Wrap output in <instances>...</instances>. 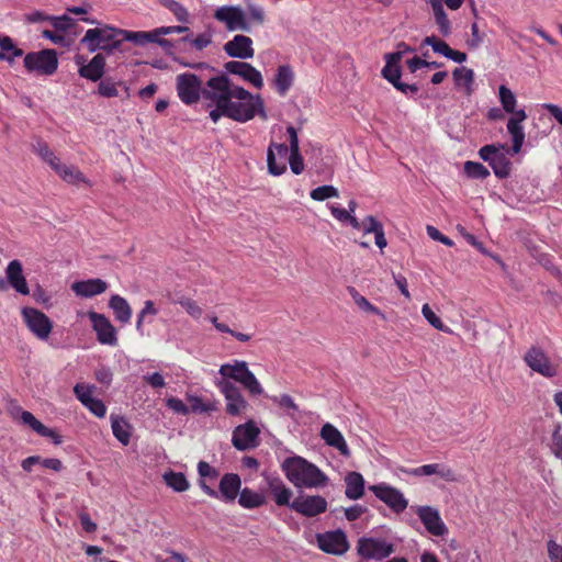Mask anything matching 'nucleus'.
<instances>
[{
	"label": "nucleus",
	"mask_w": 562,
	"mask_h": 562,
	"mask_svg": "<svg viewBox=\"0 0 562 562\" xmlns=\"http://www.w3.org/2000/svg\"><path fill=\"white\" fill-rule=\"evenodd\" d=\"M0 61L7 60L8 63H12L15 57H21L23 55V50L15 46L13 40L8 35L0 34Z\"/></svg>",
	"instance_id": "58836bf2"
},
{
	"label": "nucleus",
	"mask_w": 562,
	"mask_h": 562,
	"mask_svg": "<svg viewBox=\"0 0 562 562\" xmlns=\"http://www.w3.org/2000/svg\"><path fill=\"white\" fill-rule=\"evenodd\" d=\"M250 372L247 362L244 360H234L233 363H224L218 370L222 379L227 381L234 380L240 384Z\"/></svg>",
	"instance_id": "c756f323"
},
{
	"label": "nucleus",
	"mask_w": 562,
	"mask_h": 562,
	"mask_svg": "<svg viewBox=\"0 0 562 562\" xmlns=\"http://www.w3.org/2000/svg\"><path fill=\"white\" fill-rule=\"evenodd\" d=\"M110 419L113 436L123 446H127L131 441L133 430L132 425L124 416L121 415L111 414Z\"/></svg>",
	"instance_id": "2f4dec72"
},
{
	"label": "nucleus",
	"mask_w": 562,
	"mask_h": 562,
	"mask_svg": "<svg viewBox=\"0 0 562 562\" xmlns=\"http://www.w3.org/2000/svg\"><path fill=\"white\" fill-rule=\"evenodd\" d=\"M157 1L161 7L169 10L175 15L177 21H179L181 23L189 22L188 10L178 1H176V0H157Z\"/></svg>",
	"instance_id": "49530a36"
},
{
	"label": "nucleus",
	"mask_w": 562,
	"mask_h": 562,
	"mask_svg": "<svg viewBox=\"0 0 562 562\" xmlns=\"http://www.w3.org/2000/svg\"><path fill=\"white\" fill-rule=\"evenodd\" d=\"M244 389H246L250 395H261L263 393V389L255 374L250 372L246 375L245 380L241 382Z\"/></svg>",
	"instance_id": "e2e57ef3"
},
{
	"label": "nucleus",
	"mask_w": 562,
	"mask_h": 562,
	"mask_svg": "<svg viewBox=\"0 0 562 562\" xmlns=\"http://www.w3.org/2000/svg\"><path fill=\"white\" fill-rule=\"evenodd\" d=\"M294 82V71L289 65H281L277 69L273 86L279 95L284 97Z\"/></svg>",
	"instance_id": "473e14b6"
},
{
	"label": "nucleus",
	"mask_w": 562,
	"mask_h": 562,
	"mask_svg": "<svg viewBox=\"0 0 562 562\" xmlns=\"http://www.w3.org/2000/svg\"><path fill=\"white\" fill-rule=\"evenodd\" d=\"M369 490L395 514L403 513L408 506L404 494L386 483L370 485Z\"/></svg>",
	"instance_id": "dca6fc26"
},
{
	"label": "nucleus",
	"mask_w": 562,
	"mask_h": 562,
	"mask_svg": "<svg viewBox=\"0 0 562 562\" xmlns=\"http://www.w3.org/2000/svg\"><path fill=\"white\" fill-rule=\"evenodd\" d=\"M384 58L385 66L381 71L382 77L394 86L397 81L401 80L402 70L400 63L403 58V52L389 53L384 56Z\"/></svg>",
	"instance_id": "c85d7f7f"
},
{
	"label": "nucleus",
	"mask_w": 562,
	"mask_h": 562,
	"mask_svg": "<svg viewBox=\"0 0 562 562\" xmlns=\"http://www.w3.org/2000/svg\"><path fill=\"white\" fill-rule=\"evenodd\" d=\"M226 401V413L231 416H239L249 404L243 396L240 390L232 382L220 379L215 382Z\"/></svg>",
	"instance_id": "2eb2a0df"
},
{
	"label": "nucleus",
	"mask_w": 562,
	"mask_h": 562,
	"mask_svg": "<svg viewBox=\"0 0 562 562\" xmlns=\"http://www.w3.org/2000/svg\"><path fill=\"white\" fill-rule=\"evenodd\" d=\"M123 40L134 43L135 45L144 46L148 43H156L162 48L167 49L172 46L169 40L159 37L157 29L153 31H123Z\"/></svg>",
	"instance_id": "b1692460"
},
{
	"label": "nucleus",
	"mask_w": 562,
	"mask_h": 562,
	"mask_svg": "<svg viewBox=\"0 0 562 562\" xmlns=\"http://www.w3.org/2000/svg\"><path fill=\"white\" fill-rule=\"evenodd\" d=\"M316 541L323 552L331 555H342L350 548L347 535L340 528L316 533Z\"/></svg>",
	"instance_id": "4468645a"
},
{
	"label": "nucleus",
	"mask_w": 562,
	"mask_h": 562,
	"mask_svg": "<svg viewBox=\"0 0 562 562\" xmlns=\"http://www.w3.org/2000/svg\"><path fill=\"white\" fill-rule=\"evenodd\" d=\"M5 278L0 277V292H5L12 288L21 295H30V286L23 273V265L19 259L11 260L5 268Z\"/></svg>",
	"instance_id": "ddd939ff"
},
{
	"label": "nucleus",
	"mask_w": 562,
	"mask_h": 562,
	"mask_svg": "<svg viewBox=\"0 0 562 562\" xmlns=\"http://www.w3.org/2000/svg\"><path fill=\"white\" fill-rule=\"evenodd\" d=\"M172 302L175 304L181 305L186 310V312L194 318H200L202 316V308L196 304L195 301H193L190 297L181 295L177 299H173Z\"/></svg>",
	"instance_id": "3c124183"
},
{
	"label": "nucleus",
	"mask_w": 562,
	"mask_h": 562,
	"mask_svg": "<svg viewBox=\"0 0 562 562\" xmlns=\"http://www.w3.org/2000/svg\"><path fill=\"white\" fill-rule=\"evenodd\" d=\"M422 314L434 328L441 331H447V327L442 323L441 318L431 310L428 304L423 305Z\"/></svg>",
	"instance_id": "13d9d810"
},
{
	"label": "nucleus",
	"mask_w": 562,
	"mask_h": 562,
	"mask_svg": "<svg viewBox=\"0 0 562 562\" xmlns=\"http://www.w3.org/2000/svg\"><path fill=\"white\" fill-rule=\"evenodd\" d=\"M456 86L464 87L465 93H472V85L474 82V71L467 67L456 68L452 72Z\"/></svg>",
	"instance_id": "79ce46f5"
},
{
	"label": "nucleus",
	"mask_w": 562,
	"mask_h": 562,
	"mask_svg": "<svg viewBox=\"0 0 562 562\" xmlns=\"http://www.w3.org/2000/svg\"><path fill=\"white\" fill-rule=\"evenodd\" d=\"M252 40L249 36L237 34L223 46L224 52L233 58L248 59L255 55Z\"/></svg>",
	"instance_id": "4be33fe9"
},
{
	"label": "nucleus",
	"mask_w": 562,
	"mask_h": 562,
	"mask_svg": "<svg viewBox=\"0 0 562 562\" xmlns=\"http://www.w3.org/2000/svg\"><path fill=\"white\" fill-rule=\"evenodd\" d=\"M464 238L465 240L472 245L473 247H475L482 255H485V256H488L491 258H493L495 261H497L498 263H501L503 267L505 266L504 262L502 261L501 257L498 255H493L491 254L483 245L482 241H480L473 234H470V233H464Z\"/></svg>",
	"instance_id": "680f3d73"
},
{
	"label": "nucleus",
	"mask_w": 562,
	"mask_h": 562,
	"mask_svg": "<svg viewBox=\"0 0 562 562\" xmlns=\"http://www.w3.org/2000/svg\"><path fill=\"white\" fill-rule=\"evenodd\" d=\"M267 497L263 493L244 487L238 496V504L245 509H256L267 504Z\"/></svg>",
	"instance_id": "c9c22d12"
},
{
	"label": "nucleus",
	"mask_w": 562,
	"mask_h": 562,
	"mask_svg": "<svg viewBox=\"0 0 562 562\" xmlns=\"http://www.w3.org/2000/svg\"><path fill=\"white\" fill-rule=\"evenodd\" d=\"M25 425L37 435L52 439L54 445H60L63 437L53 428L46 427L33 414H24Z\"/></svg>",
	"instance_id": "72a5a7b5"
},
{
	"label": "nucleus",
	"mask_w": 562,
	"mask_h": 562,
	"mask_svg": "<svg viewBox=\"0 0 562 562\" xmlns=\"http://www.w3.org/2000/svg\"><path fill=\"white\" fill-rule=\"evenodd\" d=\"M157 314H158V310L155 307L154 302L150 300L145 301L144 306L140 310V312L138 313L137 321H136V330L142 336L144 335L143 324L146 319V316H148V315L155 316Z\"/></svg>",
	"instance_id": "5fc2aeb1"
},
{
	"label": "nucleus",
	"mask_w": 562,
	"mask_h": 562,
	"mask_svg": "<svg viewBox=\"0 0 562 562\" xmlns=\"http://www.w3.org/2000/svg\"><path fill=\"white\" fill-rule=\"evenodd\" d=\"M21 315L26 327L35 337L40 340L48 339L54 323L45 313L35 307L24 306L21 310Z\"/></svg>",
	"instance_id": "9b49d317"
},
{
	"label": "nucleus",
	"mask_w": 562,
	"mask_h": 562,
	"mask_svg": "<svg viewBox=\"0 0 562 562\" xmlns=\"http://www.w3.org/2000/svg\"><path fill=\"white\" fill-rule=\"evenodd\" d=\"M348 292L349 294L351 295L353 302L356 303V305L367 312V313H370V314H374V315H378L380 316L382 319H385V314L379 308L376 307L375 305L371 304L363 295H361L357 290L356 288L353 286H348Z\"/></svg>",
	"instance_id": "37998d69"
},
{
	"label": "nucleus",
	"mask_w": 562,
	"mask_h": 562,
	"mask_svg": "<svg viewBox=\"0 0 562 562\" xmlns=\"http://www.w3.org/2000/svg\"><path fill=\"white\" fill-rule=\"evenodd\" d=\"M176 89L179 99L186 105H192L203 98L201 79L192 72H183L176 77Z\"/></svg>",
	"instance_id": "1a4fd4ad"
},
{
	"label": "nucleus",
	"mask_w": 562,
	"mask_h": 562,
	"mask_svg": "<svg viewBox=\"0 0 562 562\" xmlns=\"http://www.w3.org/2000/svg\"><path fill=\"white\" fill-rule=\"evenodd\" d=\"M281 469L285 477L297 488L321 487L328 482V476L318 467L300 456L285 458Z\"/></svg>",
	"instance_id": "f257e3e1"
},
{
	"label": "nucleus",
	"mask_w": 562,
	"mask_h": 562,
	"mask_svg": "<svg viewBox=\"0 0 562 562\" xmlns=\"http://www.w3.org/2000/svg\"><path fill=\"white\" fill-rule=\"evenodd\" d=\"M272 400L274 403H278L280 407L288 409V415L290 416H293V413L299 411L297 405L289 394L274 396Z\"/></svg>",
	"instance_id": "0e129e2a"
},
{
	"label": "nucleus",
	"mask_w": 562,
	"mask_h": 562,
	"mask_svg": "<svg viewBox=\"0 0 562 562\" xmlns=\"http://www.w3.org/2000/svg\"><path fill=\"white\" fill-rule=\"evenodd\" d=\"M200 488L210 497L231 504L240 494L241 479L237 473H225L220 480L218 490L211 487L203 481L200 482Z\"/></svg>",
	"instance_id": "6e6552de"
},
{
	"label": "nucleus",
	"mask_w": 562,
	"mask_h": 562,
	"mask_svg": "<svg viewBox=\"0 0 562 562\" xmlns=\"http://www.w3.org/2000/svg\"><path fill=\"white\" fill-rule=\"evenodd\" d=\"M429 4L431 7L435 23L438 27L439 33L443 37L450 36L452 33V25L443 9V5L440 4V2L438 1H429Z\"/></svg>",
	"instance_id": "e433bc0d"
},
{
	"label": "nucleus",
	"mask_w": 562,
	"mask_h": 562,
	"mask_svg": "<svg viewBox=\"0 0 562 562\" xmlns=\"http://www.w3.org/2000/svg\"><path fill=\"white\" fill-rule=\"evenodd\" d=\"M24 66L30 72L50 76L58 67L57 54L54 49H42L25 55Z\"/></svg>",
	"instance_id": "9d476101"
},
{
	"label": "nucleus",
	"mask_w": 562,
	"mask_h": 562,
	"mask_svg": "<svg viewBox=\"0 0 562 562\" xmlns=\"http://www.w3.org/2000/svg\"><path fill=\"white\" fill-rule=\"evenodd\" d=\"M214 19L225 25L228 32L250 31V24L247 21L244 10L238 5L218 7L213 14Z\"/></svg>",
	"instance_id": "f8f14e48"
},
{
	"label": "nucleus",
	"mask_w": 562,
	"mask_h": 562,
	"mask_svg": "<svg viewBox=\"0 0 562 562\" xmlns=\"http://www.w3.org/2000/svg\"><path fill=\"white\" fill-rule=\"evenodd\" d=\"M260 430L254 420L235 427L232 436V443L238 451L254 449L259 445Z\"/></svg>",
	"instance_id": "f3484780"
},
{
	"label": "nucleus",
	"mask_w": 562,
	"mask_h": 562,
	"mask_svg": "<svg viewBox=\"0 0 562 562\" xmlns=\"http://www.w3.org/2000/svg\"><path fill=\"white\" fill-rule=\"evenodd\" d=\"M524 360L531 370L546 378H553L558 373L555 367L550 363L549 358L539 347L532 346L526 352Z\"/></svg>",
	"instance_id": "412c9836"
},
{
	"label": "nucleus",
	"mask_w": 562,
	"mask_h": 562,
	"mask_svg": "<svg viewBox=\"0 0 562 562\" xmlns=\"http://www.w3.org/2000/svg\"><path fill=\"white\" fill-rule=\"evenodd\" d=\"M121 82H115L112 78L101 79L98 86V93L104 98H114L119 95L117 86Z\"/></svg>",
	"instance_id": "864d4df0"
},
{
	"label": "nucleus",
	"mask_w": 562,
	"mask_h": 562,
	"mask_svg": "<svg viewBox=\"0 0 562 562\" xmlns=\"http://www.w3.org/2000/svg\"><path fill=\"white\" fill-rule=\"evenodd\" d=\"M224 68L227 72L237 75L241 77L244 80L250 82L257 89H260L263 86V80L260 71L248 63L232 60L225 63Z\"/></svg>",
	"instance_id": "5701e85b"
},
{
	"label": "nucleus",
	"mask_w": 562,
	"mask_h": 562,
	"mask_svg": "<svg viewBox=\"0 0 562 562\" xmlns=\"http://www.w3.org/2000/svg\"><path fill=\"white\" fill-rule=\"evenodd\" d=\"M187 400L190 403V413L203 414L217 411L215 402L204 403L198 395L188 394Z\"/></svg>",
	"instance_id": "a18cd8bd"
},
{
	"label": "nucleus",
	"mask_w": 562,
	"mask_h": 562,
	"mask_svg": "<svg viewBox=\"0 0 562 562\" xmlns=\"http://www.w3.org/2000/svg\"><path fill=\"white\" fill-rule=\"evenodd\" d=\"M109 307L113 311L114 317L122 324H127L132 318V308L128 302L119 294H113L109 300Z\"/></svg>",
	"instance_id": "f704fd0d"
},
{
	"label": "nucleus",
	"mask_w": 562,
	"mask_h": 562,
	"mask_svg": "<svg viewBox=\"0 0 562 562\" xmlns=\"http://www.w3.org/2000/svg\"><path fill=\"white\" fill-rule=\"evenodd\" d=\"M506 145L508 143H487L477 153L479 157L488 164L494 176L499 180L509 178L513 169V162L504 153V146Z\"/></svg>",
	"instance_id": "423d86ee"
},
{
	"label": "nucleus",
	"mask_w": 562,
	"mask_h": 562,
	"mask_svg": "<svg viewBox=\"0 0 562 562\" xmlns=\"http://www.w3.org/2000/svg\"><path fill=\"white\" fill-rule=\"evenodd\" d=\"M258 115L266 120L267 113L260 94H251L246 89L238 87L234 94L221 111V117L225 116L236 122L245 123Z\"/></svg>",
	"instance_id": "f03ea898"
},
{
	"label": "nucleus",
	"mask_w": 562,
	"mask_h": 562,
	"mask_svg": "<svg viewBox=\"0 0 562 562\" xmlns=\"http://www.w3.org/2000/svg\"><path fill=\"white\" fill-rule=\"evenodd\" d=\"M322 439L328 445L339 451L346 458L351 456V451L342 436V434L331 424L326 423L321 429Z\"/></svg>",
	"instance_id": "a878e982"
},
{
	"label": "nucleus",
	"mask_w": 562,
	"mask_h": 562,
	"mask_svg": "<svg viewBox=\"0 0 562 562\" xmlns=\"http://www.w3.org/2000/svg\"><path fill=\"white\" fill-rule=\"evenodd\" d=\"M292 510L303 517H316L327 510L328 503L322 495L300 494L292 501Z\"/></svg>",
	"instance_id": "a211bd4d"
},
{
	"label": "nucleus",
	"mask_w": 562,
	"mask_h": 562,
	"mask_svg": "<svg viewBox=\"0 0 562 562\" xmlns=\"http://www.w3.org/2000/svg\"><path fill=\"white\" fill-rule=\"evenodd\" d=\"M91 414L99 418H103L106 414V406L102 400L91 396L83 405Z\"/></svg>",
	"instance_id": "052dcab7"
},
{
	"label": "nucleus",
	"mask_w": 562,
	"mask_h": 562,
	"mask_svg": "<svg viewBox=\"0 0 562 562\" xmlns=\"http://www.w3.org/2000/svg\"><path fill=\"white\" fill-rule=\"evenodd\" d=\"M123 30L111 26L89 29L80 40V44L85 45L90 53L98 49L112 53L117 49L123 41Z\"/></svg>",
	"instance_id": "39448f33"
},
{
	"label": "nucleus",
	"mask_w": 562,
	"mask_h": 562,
	"mask_svg": "<svg viewBox=\"0 0 562 562\" xmlns=\"http://www.w3.org/2000/svg\"><path fill=\"white\" fill-rule=\"evenodd\" d=\"M80 65L78 70L80 77L91 81H99L102 79L105 67V58L102 54H97L87 65H81L80 60H77Z\"/></svg>",
	"instance_id": "cd10ccee"
},
{
	"label": "nucleus",
	"mask_w": 562,
	"mask_h": 562,
	"mask_svg": "<svg viewBox=\"0 0 562 562\" xmlns=\"http://www.w3.org/2000/svg\"><path fill=\"white\" fill-rule=\"evenodd\" d=\"M56 173L64 181H66L67 183H70V184H77L79 182L86 181L83 173L81 171H79L74 166H67V165L63 164L61 166H59Z\"/></svg>",
	"instance_id": "c03bdc74"
},
{
	"label": "nucleus",
	"mask_w": 562,
	"mask_h": 562,
	"mask_svg": "<svg viewBox=\"0 0 562 562\" xmlns=\"http://www.w3.org/2000/svg\"><path fill=\"white\" fill-rule=\"evenodd\" d=\"M271 495L273 497V501L276 505L278 506H285L292 509V496L293 492L291 488H289L285 484L281 485L280 487L273 490L271 492Z\"/></svg>",
	"instance_id": "09e8293b"
},
{
	"label": "nucleus",
	"mask_w": 562,
	"mask_h": 562,
	"mask_svg": "<svg viewBox=\"0 0 562 562\" xmlns=\"http://www.w3.org/2000/svg\"><path fill=\"white\" fill-rule=\"evenodd\" d=\"M164 480L168 487L178 493L184 492L190 487V483L186 474L182 472H175L169 470L164 474Z\"/></svg>",
	"instance_id": "ea45409f"
},
{
	"label": "nucleus",
	"mask_w": 562,
	"mask_h": 562,
	"mask_svg": "<svg viewBox=\"0 0 562 562\" xmlns=\"http://www.w3.org/2000/svg\"><path fill=\"white\" fill-rule=\"evenodd\" d=\"M32 297L34 301L41 305H43L44 308L48 310L52 307V296L44 290V288L36 283L32 291Z\"/></svg>",
	"instance_id": "bf43d9fd"
},
{
	"label": "nucleus",
	"mask_w": 562,
	"mask_h": 562,
	"mask_svg": "<svg viewBox=\"0 0 562 562\" xmlns=\"http://www.w3.org/2000/svg\"><path fill=\"white\" fill-rule=\"evenodd\" d=\"M463 173L471 180H485L491 176L487 167L479 161L468 160L463 164Z\"/></svg>",
	"instance_id": "a19ab883"
},
{
	"label": "nucleus",
	"mask_w": 562,
	"mask_h": 562,
	"mask_svg": "<svg viewBox=\"0 0 562 562\" xmlns=\"http://www.w3.org/2000/svg\"><path fill=\"white\" fill-rule=\"evenodd\" d=\"M108 286L109 284L104 280L93 278L75 281L71 284V290L77 296L89 299L102 294L106 291Z\"/></svg>",
	"instance_id": "393cba45"
},
{
	"label": "nucleus",
	"mask_w": 562,
	"mask_h": 562,
	"mask_svg": "<svg viewBox=\"0 0 562 562\" xmlns=\"http://www.w3.org/2000/svg\"><path fill=\"white\" fill-rule=\"evenodd\" d=\"M166 406L179 415H188L190 413L189 406H187L180 398L170 396L166 398Z\"/></svg>",
	"instance_id": "69168bd1"
},
{
	"label": "nucleus",
	"mask_w": 562,
	"mask_h": 562,
	"mask_svg": "<svg viewBox=\"0 0 562 562\" xmlns=\"http://www.w3.org/2000/svg\"><path fill=\"white\" fill-rule=\"evenodd\" d=\"M246 9L248 14L247 21L250 25L251 23L262 25L266 22V12L261 5L248 2Z\"/></svg>",
	"instance_id": "603ef678"
},
{
	"label": "nucleus",
	"mask_w": 562,
	"mask_h": 562,
	"mask_svg": "<svg viewBox=\"0 0 562 562\" xmlns=\"http://www.w3.org/2000/svg\"><path fill=\"white\" fill-rule=\"evenodd\" d=\"M416 514L423 522L425 529L432 536L442 537L448 533V528L441 519L437 508L431 506H418Z\"/></svg>",
	"instance_id": "aec40b11"
},
{
	"label": "nucleus",
	"mask_w": 562,
	"mask_h": 562,
	"mask_svg": "<svg viewBox=\"0 0 562 562\" xmlns=\"http://www.w3.org/2000/svg\"><path fill=\"white\" fill-rule=\"evenodd\" d=\"M198 474H199L198 484L200 485V482L201 481L206 482V479L216 480L220 475V472L217 469L210 465L206 461L201 460L198 463Z\"/></svg>",
	"instance_id": "4d7b16f0"
},
{
	"label": "nucleus",
	"mask_w": 562,
	"mask_h": 562,
	"mask_svg": "<svg viewBox=\"0 0 562 562\" xmlns=\"http://www.w3.org/2000/svg\"><path fill=\"white\" fill-rule=\"evenodd\" d=\"M345 495L348 499L357 501L364 495L366 481L360 472L350 471L345 476Z\"/></svg>",
	"instance_id": "7c9ffc66"
},
{
	"label": "nucleus",
	"mask_w": 562,
	"mask_h": 562,
	"mask_svg": "<svg viewBox=\"0 0 562 562\" xmlns=\"http://www.w3.org/2000/svg\"><path fill=\"white\" fill-rule=\"evenodd\" d=\"M310 196L314 201H325V200H328L331 198H338L339 192H338L337 188H335L331 184H323V186L314 188L310 192Z\"/></svg>",
	"instance_id": "8fccbe9b"
},
{
	"label": "nucleus",
	"mask_w": 562,
	"mask_h": 562,
	"mask_svg": "<svg viewBox=\"0 0 562 562\" xmlns=\"http://www.w3.org/2000/svg\"><path fill=\"white\" fill-rule=\"evenodd\" d=\"M548 554L551 562H562V546L555 541H548Z\"/></svg>",
	"instance_id": "774afa93"
},
{
	"label": "nucleus",
	"mask_w": 562,
	"mask_h": 562,
	"mask_svg": "<svg viewBox=\"0 0 562 562\" xmlns=\"http://www.w3.org/2000/svg\"><path fill=\"white\" fill-rule=\"evenodd\" d=\"M356 550L360 558L358 562L383 561L394 553L395 544L384 538L363 536L358 539Z\"/></svg>",
	"instance_id": "0eeeda50"
},
{
	"label": "nucleus",
	"mask_w": 562,
	"mask_h": 562,
	"mask_svg": "<svg viewBox=\"0 0 562 562\" xmlns=\"http://www.w3.org/2000/svg\"><path fill=\"white\" fill-rule=\"evenodd\" d=\"M512 116L507 122V130L512 135V140H525V132L522 122L527 119L525 110L520 109L510 113Z\"/></svg>",
	"instance_id": "4c0bfd02"
},
{
	"label": "nucleus",
	"mask_w": 562,
	"mask_h": 562,
	"mask_svg": "<svg viewBox=\"0 0 562 562\" xmlns=\"http://www.w3.org/2000/svg\"><path fill=\"white\" fill-rule=\"evenodd\" d=\"M182 41H184V42L190 41L191 45L195 49L202 50L212 43V35L209 33H202L192 40H190L189 36H186L182 38Z\"/></svg>",
	"instance_id": "338daca9"
},
{
	"label": "nucleus",
	"mask_w": 562,
	"mask_h": 562,
	"mask_svg": "<svg viewBox=\"0 0 562 562\" xmlns=\"http://www.w3.org/2000/svg\"><path fill=\"white\" fill-rule=\"evenodd\" d=\"M498 97H499V102L505 112L513 113V112L517 111L515 109L517 100H516L514 92L509 88H507L504 85L499 86Z\"/></svg>",
	"instance_id": "de8ad7c7"
},
{
	"label": "nucleus",
	"mask_w": 562,
	"mask_h": 562,
	"mask_svg": "<svg viewBox=\"0 0 562 562\" xmlns=\"http://www.w3.org/2000/svg\"><path fill=\"white\" fill-rule=\"evenodd\" d=\"M88 317L92 324L93 330L97 334V340L101 345H117L116 328L111 324L110 319L104 314L90 311L88 313Z\"/></svg>",
	"instance_id": "6ab92c4d"
},
{
	"label": "nucleus",
	"mask_w": 562,
	"mask_h": 562,
	"mask_svg": "<svg viewBox=\"0 0 562 562\" xmlns=\"http://www.w3.org/2000/svg\"><path fill=\"white\" fill-rule=\"evenodd\" d=\"M402 471L413 476H428L432 474H438L440 477L445 479L448 482H452L456 480L454 472L450 468L443 467L438 463L425 464L413 469H402Z\"/></svg>",
	"instance_id": "bb28decb"
},
{
	"label": "nucleus",
	"mask_w": 562,
	"mask_h": 562,
	"mask_svg": "<svg viewBox=\"0 0 562 562\" xmlns=\"http://www.w3.org/2000/svg\"><path fill=\"white\" fill-rule=\"evenodd\" d=\"M286 162L294 175L299 176L304 171L300 143H270L267 150L268 173L274 177L283 175L286 171Z\"/></svg>",
	"instance_id": "7ed1b4c3"
},
{
	"label": "nucleus",
	"mask_w": 562,
	"mask_h": 562,
	"mask_svg": "<svg viewBox=\"0 0 562 562\" xmlns=\"http://www.w3.org/2000/svg\"><path fill=\"white\" fill-rule=\"evenodd\" d=\"M423 45L431 46L435 53L443 55L445 57H448L451 48L445 41L436 37L435 35L426 36L423 40Z\"/></svg>",
	"instance_id": "6e6d98bb"
},
{
	"label": "nucleus",
	"mask_w": 562,
	"mask_h": 562,
	"mask_svg": "<svg viewBox=\"0 0 562 562\" xmlns=\"http://www.w3.org/2000/svg\"><path fill=\"white\" fill-rule=\"evenodd\" d=\"M236 88L238 86L231 83L225 75L212 77L206 81L203 87V99L209 101V105H214L210 111V117L214 123L221 119V111L231 101Z\"/></svg>",
	"instance_id": "20e7f679"
}]
</instances>
